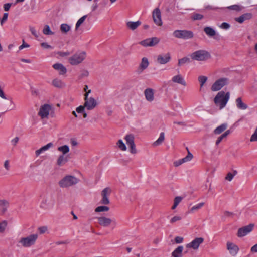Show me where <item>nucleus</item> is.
I'll return each instance as SVG.
<instances>
[{
	"mask_svg": "<svg viewBox=\"0 0 257 257\" xmlns=\"http://www.w3.org/2000/svg\"><path fill=\"white\" fill-rule=\"evenodd\" d=\"M227 9L232 10H235L236 11H240L243 9V7L238 5H233L230 6H228L227 7Z\"/></svg>",
	"mask_w": 257,
	"mask_h": 257,
	"instance_id": "45",
	"label": "nucleus"
},
{
	"mask_svg": "<svg viewBox=\"0 0 257 257\" xmlns=\"http://www.w3.org/2000/svg\"><path fill=\"white\" fill-rule=\"evenodd\" d=\"M117 146L118 148L122 151H125L126 150V147L125 144L123 143L122 140L120 139L118 140L116 143Z\"/></svg>",
	"mask_w": 257,
	"mask_h": 257,
	"instance_id": "40",
	"label": "nucleus"
},
{
	"mask_svg": "<svg viewBox=\"0 0 257 257\" xmlns=\"http://www.w3.org/2000/svg\"><path fill=\"white\" fill-rule=\"evenodd\" d=\"M183 241V238L180 236H176L175 238V241L176 243H181Z\"/></svg>",
	"mask_w": 257,
	"mask_h": 257,
	"instance_id": "61",
	"label": "nucleus"
},
{
	"mask_svg": "<svg viewBox=\"0 0 257 257\" xmlns=\"http://www.w3.org/2000/svg\"><path fill=\"white\" fill-rule=\"evenodd\" d=\"M141 24L140 21L136 22L129 21L126 23V26L132 30H134Z\"/></svg>",
	"mask_w": 257,
	"mask_h": 257,
	"instance_id": "31",
	"label": "nucleus"
},
{
	"mask_svg": "<svg viewBox=\"0 0 257 257\" xmlns=\"http://www.w3.org/2000/svg\"><path fill=\"white\" fill-rule=\"evenodd\" d=\"M227 127V124L226 123L222 124L220 125V126H218L217 127H216L214 130V133L215 134H220L222 132H223L225 130H226Z\"/></svg>",
	"mask_w": 257,
	"mask_h": 257,
	"instance_id": "35",
	"label": "nucleus"
},
{
	"mask_svg": "<svg viewBox=\"0 0 257 257\" xmlns=\"http://www.w3.org/2000/svg\"><path fill=\"white\" fill-rule=\"evenodd\" d=\"M251 18L252 14L250 13H247L242 15L241 16L239 17L235 18V20L236 22L239 23H242L244 21L249 20Z\"/></svg>",
	"mask_w": 257,
	"mask_h": 257,
	"instance_id": "24",
	"label": "nucleus"
},
{
	"mask_svg": "<svg viewBox=\"0 0 257 257\" xmlns=\"http://www.w3.org/2000/svg\"><path fill=\"white\" fill-rule=\"evenodd\" d=\"M53 67L55 70L59 71L60 75H63L66 73V68L60 63H56L53 65Z\"/></svg>",
	"mask_w": 257,
	"mask_h": 257,
	"instance_id": "26",
	"label": "nucleus"
},
{
	"mask_svg": "<svg viewBox=\"0 0 257 257\" xmlns=\"http://www.w3.org/2000/svg\"><path fill=\"white\" fill-rule=\"evenodd\" d=\"M87 17V15H84L81 18H80L78 21L77 22L75 26V30H77L79 27L81 26V25L84 22L86 18Z\"/></svg>",
	"mask_w": 257,
	"mask_h": 257,
	"instance_id": "46",
	"label": "nucleus"
},
{
	"mask_svg": "<svg viewBox=\"0 0 257 257\" xmlns=\"http://www.w3.org/2000/svg\"><path fill=\"white\" fill-rule=\"evenodd\" d=\"M171 81L174 83L180 84L184 87L187 85V83L185 81L184 78L180 74H178L172 77Z\"/></svg>",
	"mask_w": 257,
	"mask_h": 257,
	"instance_id": "19",
	"label": "nucleus"
},
{
	"mask_svg": "<svg viewBox=\"0 0 257 257\" xmlns=\"http://www.w3.org/2000/svg\"><path fill=\"white\" fill-rule=\"evenodd\" d=\"M152 17L154 23L159 26L162 25L161 14L160 9L158 8L155 9L153 11Z\"/></svg>",
	"mask_w": 257,
	"mask_h": 257,
	"instance_id": "18",
	"label": "nucleus"
},
{
	"mask_svg": "<svg viewBox=\"0 0 257 257\" xmlns=\"http://www.w3.org/2000/svg\"><path fill=\"white\" fill-rule=\"evenodd\" d=\"M187 149L188 150L187 155L185 157L174 162V165L175 167H178L185 162H187L190 161L192 159V154L190 152L187 148Z\"/></svg>",
	"mask_w": 257,
	"mask_h": 257,
	"instance_id": "20",
	"label": "nucleus"
},
{
	"mask_svg": "<svg viewBox=\"0 0 257 257\" xmlns=\"http://www.w3.org/2000/svg\"><path fill=\"white\" fill-rule=\"evenodd\" d=\"M58 54L61 57H64V56L69 55L70 53L69 52H58Z\"/></svg>",
	"mask_w": 257,
	"mask_h": 257,
	"instance_id": "63",
	"label": "nucleus"
},
{
	"mask_svg": "<svg viewBox=\"0 0 257 257\" xmlns=\"http://www.w3.org/2000/svg\"><path fill=\"white\" fill-rule=\"evenodd\" d=\"M86 54L84 51L76 53L69 58V62L72 65H77L81 63L86 58Z\"/></svg>",
	"mask_w": 257,
	"mask_h": 257,
	"instance_id": "6",
	"label": "nucleus"
},
{
	"mask_svg": "<svg viewBox=\"0 0 257 257\" xmlns=\"http://www.w3.org/2000/svg\"><path fill=\"white\" fill-rule=\"evenodd\" d=\"M226 248L229 254L233 257L236 256L239 250V248L236 244L230 241L227 242Z\"/></svg>",
	"mask_w": 257,
	"mask_h": 257,
	"instance_id": "15",
	"label": "nucleus"
},
{
	"mask_svg": "<svg viewBox=\"0 0 257 257\" xmlns=\"http://www.w3.org/2000/svg\"><path fill=\"white\" fill-rule=\"evenodd\" d=\"M52 107L49 104H45L42 105L39 109L38 115L41 119L48 118Z\"/></svg>",
	"mask_w": 257,
	"mask_h": 257,
	"instance_id": "10",
	"label": "nucleus"
},
{
	"mask_svg": "<svg viewBox=\"0 0 257 257\" xmlns=\"http://www.w3.org/2000/svg\"><path fill=\"white\" fill-rule=\"evenodd\" d=\"M52 84L54 86L57 88H62L65 86V84L61 80L55 79L52 81Z\"/></svg>",
	"mask_w": 257,
	"mask_h": 257,
	"instance_id": "34",
	"label": "nucleus"
},
{
	"mask_svg": "<svg viewBox=\"0 0 257 257\" xmlns=\"http://www.w3.org/2000/svg\"><path fill=\"white\" fill-rule=\"evenodd\" d=\"M68 161V158L67 156L64 155H60L57 160V164L58 166H62L64 165L65 163H66Z\"/></svg>",
	"mask_w": 257,
	"mask_h": 257,
	"instance_id": "32",
	"label": "nucleus"
},
{
	"mask_svg": "<svg viewBox=\"0 0 257 257\" xmlns=\"http://www.w3.org/2000/svg\"><path fill=\"white\" fill-rule=\"evenodd\" d=\"M204 242V238L202 237H196L191 242L186 244V246L188 248H192L195 250H198L200 244Z\"/></svg>",
	"mask_w": 257,
	"mask_h": 257,
	"instance_id": "14",
	"label": "nucleus"
},
{
	"mask_svg": "<svg viewBox=\"0 0 257 257\" xmlns=\"http://www.w3.org/2000/svg\"><path fill=\"white\" fill-rule=\"evenodd\" d=\"M55 203L54 197L52 195H49L43 197L40 206L43 209L51 210L53 208Z\"/></svg>",
	"mask_w": 257,
	"mask_h": 257,
	"instance_id": "4",
	"label": "nucleus"
},
{
	"mask_svg": "<svg viewBox=\"0 0 257 257\" xmlns=\"http://www.w3.org/2000/svg\"><path fill=\"white\" fill-rule=\"evenodd\" d=\"M7 225L8 222L6 220H3L0 222V234L5 232Z\"/></svg>",
	"mask_w": 257,
	"mask_h": 257,
	"instance_id": "42",
	"label": "nucleus"
},
{
	"mask_svg": "<svg viewBox=\"0 0 257 257\" xmlns=\"http://www.w3.org/2000/svg\"><path fill=\"white\" fill-rule=\"evenodd\" d=\"M43 33L44 34L46 35H51L54 34V32L51 30L49 26L48 25H45L43 30Z\"/></svg>",
	"mask_w": 257,
	"mask_h": 257,
	"instance_id": "43",
	"label": "nucleus"
},
{
	"mask_svg": "<svg viewBox=\"0 0 257 257\" xmlns=\"http://www.w3.org/2000/svg\"><path fill=\"white\" fill-rule=\"evenodd\" d=\"M220 27L223 29H228L230 28V25L226 22H223L221 24Z\"/></svg>",
	"mask_w": 257,
	"mask_h": 257,
	"instance_id": "56",
	"label": "nucleus"
},
{
	"mask_svg": "<svg viewBox=\"0 0 257 257\" xmlns=\"http://www.w3.org/2000/svg\"><path fill=\"white\" fill-rule=\"evenodd\" d=\"M190 57L192 59L194 60L206 61L211 58V55L206 50H199L192 53Z\"/></svg>",
	"mask_w": 257,
	"mask_h": 257,
	"instance_id": "3",
	"label": "nucleus"
},
{
	"mask_svg": "<svg viewBox=\"0 0 257 257\" xmlns=\"http://www.w3.org/2000/svg\"><path fill=\"white\" fill-rule=\"evenodd\" d=\"M229 98V92L225 93L224 91H221L216 94L214 99V102L220 109H222L226 106Z\"/></svg>",
	"mask_w": 257,
	"mask_h": 257,
	"instance_id": "1",
	"label": "nucleus"
},
{
	"mask_svg": "<svg viewBox=\"0 0 257 257\" xmlns=\"http://www.w3.org/2000/svg\"><path fill=\"white\" fill-rule=\"evenodd\" d=\"M41 46L45 49H53V47L46 42L41 43Z\"/></svg>",
	"mask_w": 257,
	"mask_h": 257,
	"instance_id": "58",
	"label": "nucleus"
},
{
	"mask_svg": "<svg viewBox=\"0 0 257 257\" xmlns=\"http://www.w3.org/2000/svg\"><path fill=\"white\" fill-rule=\"evenodd\" d=\"M30 31H31V32L32 33V34L36 38H38V33L36 30V29H35L34 27H30Z\"/></svg>",
	"mask_w": 257,
	"mask_h": 257,
	"instance_id": "54",
	"label": "nucleus"
},
{
	"mask_svg": "<svg viewBox=\"0 0 257 257\" xmlns=\"http://www.w3.org/2000/svg\"><path fill=\"white\" fill-rule=\"evenodd\" d=\"M4 166L6 170L9 171L10 170V162H9V160H7L5 161L4 163Z\"/></svg>",
	"mask_w": 257,
	"mask_h": 257,
	"instance_id": "59",
	"label": "nucleus"
},
{
	"mask_svg": "<svg viewBox=\"0 0 257 257\" xmlns=\"http://www.w3.org/2000/svg\"><path fill=\"white\" fill-rule=\"evenodd\" d=\"M109 210V208L106 206H100L96 207L95 209V212H107Z\"/></svg>",
	"mask_w": 257,
	"mask_h": 257,
	"instance_id": "44",
	"label": "nucleus"
},
{
	"mask_svg": "<svg viewBox=\"0 0 257 257\" xmlns=\"http://www.w3.org/2000/svg\"><path fill=\"white\" fill-rule=\"evenodd\" d=\"M182 218L179 216H175L172 217L170 220L171 223H174L176 221L181 220Z\"/></svg>",
	"mask_w": 257,
	"mask_h": 257,
	"instance_id": "51",
	"label": "nucleus"
},
{
	"mask_svg": "<svg viewBox=\"0 0 257 257\" xmlns=\"http://www.w3.org/2000/svg\"><path fill=\"white\" fill-rule=\"evenodd\" d=\"M38 230L40 234H44L47 231V227L46 226H41L38 228Z\"/></svg>",
	"mask_w": 257,
	"mask_h": 257,
	"instance_id": "49",
	"label": "nucleus"
},
{
	"mask_svg": "<svg viewBox=\"0 0 257 257\" xmlns=\"http://www.w3.org/2000/svg\"><path fill=\"white\" fill-rule=\"evenodd\" d=\"M71 29V26L67 24L64 23L60 25V31L62 33H67Z\"/></svg>",
	"mask_w": 257,
	"mask_h": 257,
	"instance_id": "37",
	"label": "nucleus"
},
{
	"mask_svg": "<svg viewBox=\"0 0 257 257\" xmlns=\"http://www.w3.org/2000/svg\"><path fill=\"white\" fill-rule=\"evenodd\" d=\"M203 18V16L202 15L198 13L194 14L192 17L194 20H201Z\"/></svg>",
	"mask_w": 257,
	"mask_h": 257,
	"instance_id": "48",
	"label": "nucleus"
},
{
	"mask_svg": "<svg viewBox=\"0 0 257 257\" xmlns=\"http://www.w3.org/2000/svg\"><path fill=\"white\" fill-rule=\"evenodd\" d=\"M236 105L238 109L240 110H245L248 108L247 104L244 103L241 97H238L236 99Z\"/></svg>",
	"mask_w": 257,
	"mask_h": 257,
	"instance_id": "27",
	"label": "nucleus"
},
{
	"mask_svg": "<svg viewBox=\"0 0 257 257\" xmlns=\"http://www.w3.org/2000/svg\"><path fill=\"white\" fill-rule=\"evenodd\" d=\"M111 193V189L109 187L104 188L101 193L102 199L100 203L104 205H108L109 204L110 201L109 200V196Z\"/></svg>",
	"mask_w": 257,
	"mask_h": 257,
	"instance_id": "12",
	"label": "nucleus"
},
{
	"mask_svg": "<svg viewBox=\"0 0 257 257\" xmlns=\"http://www.w3.org/2000/svg\"><path fill=\"white\" fill-rule=\"evenodd\" d=\"M19 140V138L18 137H16L11 140V143L14 146H16L17 144L18 143Z\"/></svg>",
	"mask_w": 257,
	"mask_h": 257,
	"instance_id": "62",
	"label": "nucleus"
},
{
	"mask_svg": "<svg viewBox=\"0 0 257 257\" xmlns=\"http://www.w3.org/2000/svg\"><path fill=\"white\" fill-rule=\"evenodd\" d=\"M254 224H250L238 229L237 236L239 237H243L250 232L253 228Z\"/></svg>",
	"mask_w": 257,
	"mask_h": 257,
	"instance_id": "17",
	"label": "nucleus"
},
{
	"mask_svg": "<svg viewBox=\"0 0 257 257\" xmlns=\"http://www.w3.org/2000/svg\"><path fill=\"white\" fill-rule=\"evenodd\" d=\"M164 140L165 134L164 132H161L160 134L159 138L152 144V146L153 147L158 146L162 144Z\"/></svg>",
	"mask_w": 257,
	"mask_h": 257,
	"instance_id": "30",
	"label": "nucleus"
},
{
	"mask_svg": "<svg viewBox=\"0 0 257 257\" xmlns=\"http://www.w3.org/2000/svg\"><path fill=\"white\" fill-rule=\"evenodd\" d=\"M89 75V72L87 70H83L82 71L80 75V78L87 77Z\"/></svg>",
	"mask_w": 257,
	"mask_h": 257,
	"instance_id": "52",
	"label": "nucleus"
},
{
	"mask_svg": "<svg viewBox=\"0 0 257 257\" xmlns=\"http://www.w3.org/2000/svg\"><path fill=\"white\" fill-rule=\"evenodd\" d=\"M38 238V234H31L27 236L21 237L19 241V243L24 248H30L35 244Z\"/></svg>",
	"mask_w": 257,
	"mask_h": 257,
	"instance_id": "2",
	"label": "nucleus"
},
{
	"mask_svg": "<svg viewBox=\"0 0 257 257\" xmlns=\"http://www.w3.org/2000/svg\"><path fill=\"white\" fill-rule=\"evenodd\" d=\"M85 108L86 107H85L84 105H80L76 109V111L79 113H83L84 111Z\"/></svg>",
	"mask_w": 257,
	"mask_h": 257,
	"instance_id": "53",
	"label": "nucleus"
},
{
	"mask_svg": "<svg viewBox=\"0 0 257 257\" xmlns=\"http://www.w3.org/2000/svg\"><path fill=\"white\" fill-rule=\"evenodd\" d=\"M159 41L160 39L158 38L152 37L141 41L140 44L144 47H153L156 45Z\"/></svg>",
	"mask_w": 257,
	"mask_h": 257,
	"instance_id": "16",
	"label": "nucleus"
},
{
	"mask_svg": "<svg viewBox=\"0 0 257 257\" xmlns=\"http://www.w3.org/2000/svg\"><path fill=\"white\" fill-rule=\"evenodd\" d=\"M171 59L169 53L165 55H159L157 58V61L160 64H165L168 63Z\"/></svg>",
	"mask_w": 257,
	"mask_h": 257,
	"instance_id": "21",
	"label": "nucleus"
},
{
	"mask_svg": "<svg viewBox=\"0 0 257 257\" xmlns=\"http://www.w3.org/2000/svg\"><path fill=\"white\" fill-rule=\"evenodd\" d=\"M29 46H30L27 43H25L24 40H23V44L21 46H19V49L20 50H21L24 48H28V47H29Z\"/></svg>",
	"mask_w": 257,
	"mask_h": 257,
	"instance_id": "60",
	"label": "nucleus"
},
{
	"mask_svg": "<svg viewBox=\"0 0 257 257\" xmlns=\"http://www.w3.org/2000/svg\"><path fill=\"white\" fill-rule=\"evenodd\" d=\"M205 33L209 37H213L215 35V31L210 27H206L204 29Z\"/></svg>",
	"mask_w": 257,
	"mask_h": 257,
	"instance_id": "33",
	"label": "nucleus"
},
{
	"mask_svg": "<svg viewBox=\"0 0 257 257\" xmlns=\"http://www.w3.org/2000/svg\"><path fill=\"white\" fill-rule=\"evenodd\" d=\"M173 34L175 38L183 39H191L194 37L193 32L187 30H177L173 32Z\"/></svg>",
	"mask_w": 257,
	"mask_h": 257,
	"instance_id": "7",
	"label": "nucleus"
},
{
	"mask_svg": "<svg viewBox=\"0 0 257 257\" xmlns=\"http://www.w3.org/2000/svg\"><path fill=\"white\" fill-rule=\"evenodd\" d=\"M78 181V179L75 176L67 175L59 181V185L61 187L67 188L76 184Z\"/></svg>",
	"mask_w": 257,
	"mask_h": 257,
	"instance_id": "5",
	"label": "nucleus"
},
{
	"mask_svg": "<svg viewBox=\"0 0 257 257\" xmlns=\"http://www.w3.org/2000/svg\"><path fill=\"white\" fill-rule=\"evenodd\" d=\"M183 250V246H178L172 252V257H182Z\"/></svg>",
	"mask_w": 257,
	"mask_h": 257,
	"instance_id": "29",
	"label": "nucleus"
},
{
	"mask_svg": "<svg viewBox=\"0 0 257 257\" xmlns=\"http://www.w3.org/2000/svg\"><path fill=\"white\" fill-rule=\"evenodd\" d=\"M250 141L251 142L257 141V128L255 129L254 133L251 136Z\"/></svg>",
	"mask_w": 257,
	"mask_h": 257,
	"instance_id": "50",
	"label": "nucleus"
},
{
	"mask_svg": "<svg viewBox=\"0 0 257 257\" xmlns=\"http://www.w3.org/2000/svg\"><path fill=\"white\" fill-rule=\"evenodd\" d=\"M99 224L103 227H108L113 223V225H116L117 222L115 219H111L105 216H101L97 218Z\"/></svg>",
	"mask_w": 257,
	"mask_h": 257,
	"instance_id": "11",
	"label": "nucleus"
},
{
	"mask_svg": "<svg viewBox=\"0 0 257 257\" xmlns=\"http://www.w3.org/2000/svg\"><path fill=\"white\" fill-rule=\"evenodd\" d=\"M204 203H203V202L200 203L198 204H196V205L193 206L190 209V210L189 211V213H193V212L197 211L199 209H200L201 207H202L204 206Z\"/></svg>",
	"mask_w": 257,
	"mask_h": 257,
	"instance_id": "39",
	"label": "nucleus"
},
{
	"mask_svg": "<svg viewBox=\"0 0 257 257\" xmlns=\"http://www.w3.org/2000/svg\"><path fill=\"white\" fill-rule=\"evenodd\" d=\"M198 79L200 83V90H201L204 84L207 80V77L205 76L201 75L198 77Z\"/></svg>",
	"mask_w": 257,
	"mask_h": 257,
	"instance_id": "38",
	"label": "nucleus"
},
{
	"mask_svg": "<svg viewBox=\"0 0 257 257\" xmlns=\"http://www.w3.org/2000/svg\"><path fill=\"white\" fill-rule=\"evenodd\" d=\"M250 251L252 253L257 252V243L253 245L252 247H251Z\"/></svg>",
	"mask_w": 257,
	"mask_h": 257,
	"instance_id": "64",
	"label": "nucleus"
},
{
	"mask_svg": "<svg viewBox=\"0 0 257 257\" xmlns=\"http://www.w3.org/2000/svg\"><path fill=\"white\" fill-rule=\"evenodd\" d=\"M149 64L148 59L146 57H143L139 67V71L140 73L142 72L145 69H147Z\"/></svg>",
	"mask_w": 257,
	"mask_h": 257,
	"instance_id": "25",
	"label": "nucleus"
},
{
	"mask_svg": "<svg viewBox=\"0 0 257 257\" xmlns=\"http://www.w3.org/2000/svg\"><path fill=\"white\" fill-rule=\"evenodd\" d=\"M84 105L86 108L88 110L94 109L97 105L96 100L92 97H89L86 96V98H84Z\"/></svg>",
	"mask_w": 257,
	"mask_h": 257,
	"instance_id": "13",
	"label": "nucleus"
},
{
	"mask_svg": "<svg viewBox=\"0 0 257 257\" xmlns=\"http://www.w3.org/2000/svg\"><path fill=\"white\" fill-rule=\"evenodd\" d=\"M189 62V59L187 57H184L182 59H180L178 60V66H180L183 65V64Z\"/></svg>",
	"mask_w": 257,
	"mask_h": 257,
	"instance_id": "47",
	"label": "nucleus"
},
{
	"mask_svg": "<svg viewBox=\"0 0 257 257\" xmlns=\"http://www.w3.org/2000/svg\"><path fill=\"white\" fill-rule=\"evenodd\" d=\"M124 139L126 141V144L130 148V151L131 153L132 154H136L137 151L135 144L134 136L133 134H127L125 136Z\"/></svg>",
	"mask_w": 257,
	"mask_h": 257,
	"instance_id": "9",
	"label": "nucleus"
},
{
	"mask_svg": "<svg viewBox=\"0 0 257 257\" xmlns=\"http://www.w3.org/2000/svg\"><path fill=\"white\" fill-rule=\"evenodd\" d=\"M237 172L236 170H233V172H228L226 177H225V179L228 181H231L233 177L237 174Z\"/></svg>",
	"mask_w": 257,
	"mask_h": 257,
	"instance_id": "41",
	"label": "nucleus"
},
{
	"mask_svg": "<svg viewBox=\"0 0 257 257\" xmlns=\"http://www.w3.org/2000/svg\"><path fill=\"white\" fill-rule=\"evenodd\" d=\"M8 13H4L2 19L0 21V24L1 25H3V24L6 21V20L8 19Z\"/></svg>",
	"mask_w": 257,
	"mask_h": 257,
	"instance_id": "55",
	"label": "nucleus"
},
{
	"mask_svg": "<svg viewBox=\"0 0 257 257\" xmlns=\"http://www.w3.org/2000/svg\"><path fill=\"white\" fill-rule=\"evenodd\" d=\"M182 199L183 197L180 196H177L174 199V203L177 205H178Z\"/></svg>",
	"mask_w": 257,
	"mask_h": 257,
	"instance_id": "57",
	"label": "nucleus"
},
{
	"mask_svg": "<svg viewBox=\"0 0 257 257\" xmlns=\"http://www.w3.org/2000/svg\"><path fill=\"white\" fill-rule=\"evenodd\" d=\"M9 206V203L6 200H0V212L1 214H4L8 209Z\"/></svg>",
	"mask_w": 257,
	"mask_h": 257,
	"instance_id": "23",
	"label": "nucleus"
},
{
	"mask_svg": "<svg viewBox=\"0 0 257 257\" xmlns=\"http://www.w3.org/2000/svg\"><path fill=\"white\" fill-rule=\"evenodd\" d=\"M57 150L62 153V155H64L68 153L70 151L69 146L66 145L59 147Z\"/></svg>",
	"mask_w": 257,
	"mask_h": 257,
	"instance_id": "36",
	"label": "nucleus"
},
{
	"mask_svg": "<svg viewBox=\"0 0 257 257\" xmlns=\"http://www.w3.org/2000/svg\"><path fill=\"white\" fill-rule=\"evenodd\" d=\"M53 146V144L52 143H49L45 146L42 147L40 149L37 150L35 151L36 156H39L42 153L48 150L49 148L52 147Z\"/></svg>",
	"mask_w": 257,
	"mask_h": 257,
	"instance_id": "28",
	"label": "nucleus"
},
{
	"mask_svg": "<svg viewBox=\"0 0 257 257\" xmlns=\"http://www.w3.org/2000/svg\"><path fill=\"white\" fill-rule=\"evenodd\" d=\"M146 99L149 102H152L154 99V91L152 88H147L144 91Z\"/></svg>",
	"mask_w": 257,
	"mask_h": 257,
	"instance_id": "22",
	"label": "nucleus"
},
{
	"mask_svg": "<svg viewBox=\"0 0 257 257\" xmlns=\"http://www.w3.org/2000/svg\"><path fill=\"white\" fill-rule=\"evenodd\" d=\"M229 79L227 78L222 77L216 80L211 87V90L212 91H217L220 90L224 86L228 85Z\"/></svg>",
	"mask_w": 257,
	"mask_h": 257,
	"instance_id": "8",
	"label": "nucleus"
}]
</instances>
